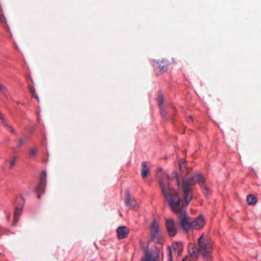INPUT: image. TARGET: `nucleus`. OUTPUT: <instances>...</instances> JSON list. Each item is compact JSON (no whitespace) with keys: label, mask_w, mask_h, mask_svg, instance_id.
Returning a JSON list of instances; mask_svg holds the SVG:
<instances>
[{"label":"nucleus","mask_w":261,"mask_h":261,"mask_svg":"<svg viewBox=\"0 0 261 261\" xmlns=\"http://www.w3.org/2000/svg\"><path fill=\"white\" fill-rule=\"evenodd\" d=\"M162 193L165 199V202L168 204L170 209L176 213L182 228L187 232L190 228V217L184 210V207L187 206L181 198L179 197L178 193L171 188L169 183V176L163 173L159 179Z\"/></svg>","instance_id":"obj_1"},{"label":"nucleus","mask_w":261,"mask_h":261,"mask_svg":"<svg viewBox=\"0 0 261 261\" xmlns=\"http://www.w3.org/2000/svg\"><path fill=\"white\" fill-rule=\"evenodd\" d=\"M180 175L182 177L181 189L183 197L186 205H188L192 198L191 187L197 183H203V176L200 173H196L190 176V170L186 166V163L180 162L179 165Z\"/></svg>","instance_id":"obj_2"},{"label":"nucleus","mask_w":261,"mask_h":261,"mask_svg":"<svg viewBox=\"0 0 261 261\" xmlns=\"http://www.w3.org/2000/svg\"><path fill=\"white\" fill-rule=\"evenodd\" d=\"M198 247L190 244L189 252L193 259L196 260L198 255H201L203 261H213L212 249L213 241L204 233H202L198 239Z\"/></svg>","instance_id":"obj_3"},{"label":"nucleus","mask_w":261,"mask_h":261,"mask_svg":"<svg viewBox=\"0 0 261 261\" xmlns=\"http://www.w3.org/2000/svg\"><path fill=\"white\" fill-rule=\"evenodd\" d=\"M153 66L156 75H160L164 73L168 69V63L166 60H158L154 61Z\"/></svg>","instance_id":"obj_4"},{"label":"nucleus","mask_w":261,"mask_h":261,"mask_svg":"<svg viewBox=\"0 0 261 261\" xmlns=\"http://www.w3.org/2000/svg\"><path fill=\"white\" fill-rule=\"evenodd\" d=\"M46 183V173L43 171L40 176V183L36 188V192L37 193V197L40 198L41 193L44 192V188Z\"/></svg>","instance_id":"obj_5"},{"label":"nucleus","mask_w":261,"mask_h":261,"mask_svg":"<svg viewBox=\"0 0 261 261\" xmlns=\"http://www.w3.org/2000/svg\"><path fill=\"white\" fill-rule=\"evenodd\" d=\"M144 253V256L142 258L143 261H160L159 254L156 251L145 249Z\"/></svg>","instance_id":"obj_6"},{"label":"nucleus","mask_w":261,"mask_h":261,"mask_svg":"<svg viewBox=\"0 0 261 261\" xmlns=\"http://www.w3.org/2000/svg\"><path fill=\"white\" fill-rule=\"evenodd\" d=\"M151 235L153 241L155 242H159L160 243V236L159 235V225L155 219H154L151 225Z\"/></svg>","instance_id":"obj_7"},{"label":"nucleus","mask_w":261,"mask_h":261,"mask_svg":"<svg viewBox=\"0 0 261 261\" xmlns=\"http://www.w3.org/2000/svg\"><path fill=\"white\" fill-rule=\"evenodd\" d=\"M166 225L169 235L171 237L175 236L177 233V225L173 220L172 219H167Z\"/></svg>","instance_id":"obj_8"},{"label":"nucleus","mask_w":261,"mask_h":261,"mask_svg":"<svg viewBox=\"0 0 261 261\" xmlns=\"http://www.w3.org/2000/svg\"><path fill=\"white\" fill-rule=\"evenodd\" d=\"M205 224L203 217L200 216L196 218L190 223V228L196 230L201 229Z\"/></svg>","instance_id":"obj_9"},{"label":"nucleus","mask_w":261,"mask_h":261,"mask_svg":"<svg viewBox=\"0 0 261 261\" xmlns=\"http://www.w3.org/2000/svg\"><path fill=\"white\" fill-rule=\"evenodd\" d=\"M169 250H171V253L174 252V253H176L177 255H179L183 250V247L181 244L177 243H173L171 247L168 246V260H169Z\"/></svg>","instance_id":"obj_10"},{"label":"nucleus","mask_w":261,"mask_h":261,"mask_svg":"<svg viewBox=\"0 0 261 261\" xmlns=\"http://www.w3.org/2000/svg\"><path fill=\"white\" fill-rule=\"evenodd\" d=\"M117 237L120 239L125 238L128 234L129 230L126 226H119L117 229Z\"/></svg>","instance_id":"obj_11"},{"label":"nucleus","mask_w":261,"mask_h":261,"mask_svg":"<svg viewBox=\"0 0 261 261\" xmlns=\"http://www.w3.org/2000/svg\"><path fill=\"white\" fill-rule=\"evenodd\" d=\"M22 211V206L19 207L17 206L14 212L13 218V225H15L19 221V216L21 214Z\"/></svg>","instance_id":"obj_12"},{"label":"nucleus","mask_w":261,"mask_h":261,"mask_svg":"<svg viewBox=\"0 0 261 261\" xmlns=\"http://www.w3.org/2000/svg\"><path fill=\"white\" fill-rule=\"evenodd\" d=\"M142 167L141 176L143 178H145L147 176L149 169L147 167L146 163L144 161L142 163Z\"/></svg>","instance_id":"obj_13"},{"label":"nucleus","mask_w":261,"mask_h":261,"mask_svg":"<svg viewBox=\"0 0 261 261\" xmlns=\"http://www.w3.org/2000/svg\"><path fill=\"white\" fill-rule=\"evenodd\" d=\"M124 201L127 206H128L130 208H133L135 207L136 203L135 201H132L129 195L128 194L126 195Z\"/></svg>","instance_id":"obj_14"},{"label":"nucleus","mask_w":261,"mask_h":261,"mask_svg":"<svg viewBox=\"0 0 261 261\" xmlns=\"http://www.w3.org/2000/svg\"><path fill=\"white\" fill-rule=\"evenodd\" d=\"M246 201L249 205L255 204L257 202V199L253 195H248L246 198Z\"/></svg>","instance_id":"obj_15"},{"label":"nucleus","mask_w":261,"mask_h":261,"mask_svg":"<svg viewBox=\"0 0 261 261\" xmlns=\"http://www.w3.org/2000/svg\"><path fill=\"white\" fill-rule=\"evenodd\" d=\"M157 101L160 107L163 106V104L164 103V96L162 95V92H158V97L157 98Z\"/></svg>","instance_id":"obj_16"},{"label":"nucleus","mask_w":261,"mask_h":261,"mask_svg":"<svg viewBox=\"0 0 261 261\" xmlns=\"http://www.w3.org/2000/svg\"><path fill=\"white\" fill-rule=\"evenodd\" d=\"M201 189L202 191H203V193L206 196H208L211 194L210 190L207 186H205V185H201Z\"/></svg>","instance_id":"obj_17"},{"label":"nucleus","mask_w":261,"mask_h":261,"mask_svg":"<svg viewBox=\"0 0 261 261\" xmlns=\"http://www.w3.org/2000/svg\"><path fill=\"white\" fill-rule=\"evenodd\" d=\"M0 123L2 124L4 126H8L7 121L2 113L0 112Z\"/></svg>","instance_id":"obj_18"},{"label":"nucleus","mask_w":261,"mask_h":261,"mask_svg":"<svg viewBox=\"0 0 261 261\" xmlns=\"http://www.w3.org/2000/svg\"><path fill=\"white\" fill-rule=\"evenodd\" d=\"M160 109H161V115L164 118H167V111L166 110L165 108H164V106L163 107H160Z\"/></svg>","instance_id":"obj_19"},{"label":"nucleus","mask_w":261,"mask_h":261,"mask_svg":"<svg viewBox=\"0 0 261 261\" xmlns=\"http://www.w3.org/2000/svg\"><path fill=\"white\" fill-rule=\"evenodd\" d=\"M172 178L175 179L176 180V184H177L178 186H179V177L178 175V173L177 172H173L172 173Z\"/></svg>","instance_id":"obj_20"},{"label":"nucleus","mask_w":261,"mask_h":261,"mask_svg":"<svg viewBox=\"0 0 261 261\" xmlns=\"http://www.w3.org/2000/svg\"><path fill=\"white\" fill-rule=\"evenodd\" d=\"M16 158L15 156H14L13 159L9 162V168L12 169L14 167V166L16 163Z\"/></svg>","instance_id":"obj_21"},{"label":"nucleus","mask_w":261,"mask_h":261,"mask_svg":"<svg viewBox=\"0 0 261 261\" xmlns=\"http://www.w3.org/2000/svg\"><path fill=\"white\" fill-rule=\"evenodd\" d=\"M29 89L31 93L32 94L33 96H34L36 99L38 100V96L36 95L35 93V90L33 87H31V86H29Z\"/></svg>","instance_id":"obj_22"},{"label":"nucleus","mask_w":261,"mask_h":261,"mask_svg":"<svg viewBox=\"0 0 261 261\" xmlns=\"http://www.w3.org/2000/svg\"><path fill=\"white\" fill-rule=\"evenodd\" d=\"M37 152V150L36 148H32L30 150V157L31 158H33L35 156Z\"/></svg>","instance_id":"obj_23"},{"label":"nucleus","mask_w":261,"mask_h":261,"mask_svg":"<svg viewBox=\"0 0 261 261\" xmlns=\"http://www.w3.org/2000/svg\"><path fill=\"white\" fill-rule=\"evenodd\" d=\"M0 22L3 24H7V19L3 14L0 13Z\"/></svg>","instance_id":"obj_24"},{"label":"nucleus","mask_w":261,"mask_h":261,"mask_svg":"<svg viewBox=\"0 0 261 261\" xmlns=\"http://www.w3.org/2000/svg\"><path fill=\"white\" fill-rule=\"evenodd\" d=\"M5 127H6L7 128V129L9 130L11 133H15V130H14V128L12 127V126L11 125H9L8 124V126H5Z\"/></svg>","instance_id":"obj_25"},{"label":"nucleus","mask_w":261,"mask_h":261,"mask_svg":"<svg viewBox=\"0 0 261 261\" xmlns=\"http://www.w3.org/2000/svg\"><path fill=\"white\" fill-rule=\"evenodd\" d=\"M191 258H192L191 256H186L182 258V261H191Z\"/></svg>","instance_id":"obj_26"},{"label":"nucleus","mask_w":261,"mask_h":261,"mask_svg":"<svg viewBox=\"0 0 261 261\" xmlns=\"http://www.w3.org/2000/svg\"><path fill=\"white\" fill-rule=\"evenodd\" d=\"M24 141L22 139H19L18 141V146L19 147L21 146L22 144H23Z\"/></svg>","instance_id":"obj_27"},{"label":"nucleus","mask_w":261,"mask_h":261,"mask_svg":"<svg viewBox=\"0 0 261 261\" xmlns=\"http://www.w3.org/2000/svg\"><path fill=\"white\" fill-rule=\"evenodd\" d=\"M5 89V87L4 85L0 83V91H3V90Z\"/></svg>","instance_id":"obj_28"},{"label":"nucleus","mask_w":261,"mask_h":261,"mask_svg":"<svg viewBox=\"0 0 261 261\" xmlns=\"http://www.w3.org/2000/svg\"><path fill=\"white\" fill-rule=\"evenodd\" d=\"M169 261H172V257H171V251L169 250Z\"/></svg>","instance_id":"obj_29"},{"label":"nucleus","mask_w":261,"mask_h":261,"mask_svg":"<svg viewBox=\"0 0 261 261\" xmlns=\"http://www.w3.org/2000/svg\"><path fill=\"white\" fill-rule=\"evenodd\" d=\"M188 120L192 121H193V117L191 116H190L189 117V118H188Z\"/></svg>","instance_id":"obj_30"},{"label":"nucleus","mask_w":261,"mask_h":261,"mask_svg":"<svg viewBox=\"0 0 261 261\" xmlns=\"http://www.w3.org/2000/svg\"><path fill=\"white\" fill-rule=\"evenodd\" d=\"M20 199L23 203L24 202V199L22 196H20Z\"/></svg>","instance_id":"obj_31"}]
</instances>
